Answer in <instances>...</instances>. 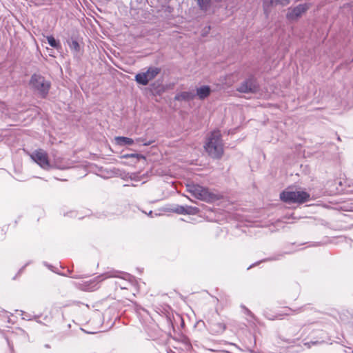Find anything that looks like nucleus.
I'll return each instance as SVG.
<instances>
[{"label": "nucleus", "instance_id": "obj_1", "mask_svg": "<svg viewBox=\"0 0 353 353\" xmlns=\"http://www.w3.org/2000/svg\"><path fill=\"white\" fill-rule=\"evenodd\" d=\"M205 149L208 154L214 159H219L223 154V144L219 131H214L207 139Z\"/></svg>", "mask_w": 353, "mask_h": 353}, {"label": "nucleus", "instance_id": "obj_2", "mask_svg": "<svg viewBox=\"0 0 353 353\" xmlns=\"http://www.w3.org/2000/svg\"><path fill=\"white\" fill-rule=\"evenodd\" d=\"M281 199L286 203H304L308 201L310 194L305 191L287 190L280 194Z\"/></svg>", "mask_w": 353, "mask_h": 353}, {"label": "nucleus", "instance_id": "obj_3", "mask_svg": "<svg viewBox=\"0 0 353 353\" xmlns=\"http://www.w3.org/2000/svg\"><path fill=\"white\" fill-rule=\"evenodd\" d=\"M188 192L197 199L206 202L211 201L214 196L208 189L196 184H191L188 185Z\"/></svg>", "mask_w": 353, "mask_h": 353}, {"label": "nucleus", "instance_id": "obj_4", "mask_svg": "<svg viewBox=\"0 0 353 353\" xmlns=\"http://www.w3.org/2000/svg\"><path fill=\"white\" fill-rule=\"evenodd\" d=\"M30 156L42 169L48 170L52 168L49 161L48 154L45 150L42 149L35 150Z\"/></svg>", "mask_w": 353, "mask_h": 353}, {"label": "nucleus", "instance_id": "obj_5", "mask_svg": "<svg viewBox=\"0 0 353 353\" xmlns=\"http://www.w3.org/2000/svg\"><path fill=\"white\" fill-rule=\"evenodd\" d=\"M160 72V69L156 67H150L147 71L139 72L135 76V81L141 85H146L154 79Z\"/></svg>", "mask_w": 353, "mask_h": 353}, {"label": "nucleus", "instance_id": "obj_6", "mask_svg": "<svg viewBox=\"0 0 353 353\" xmlns=\"http://www.w3.org/2000/svg\"><path fill=\"white\" fill-rule=\"evenodd\" d=\"M31 85L37 90L43 96L46 95L50 88V83L42 76L34 74L30 80Z\"/></svg>", "mask_w": 353, "mask_h": 353}, {"label": "nucleus", "instance_id": "obj_7", "mask_svg": "<svg viewBox=\"0 0 353 353\" xmlns=\"http://www.w3.org/2000/svg\"><path fill=\"white\" fill-rule=\"evenodd\" d=\"M310 8L308 3H301L294 8H288L286 17L289 20H297Z\"/></svg>", "mask_w": 353, "mask_h": 353}, {"label": "nucleus", "instance_id": "obj_8", "mask_svg": "<svg viewBox=\"0 0 353 353\" xmlns=\"http://www.w3.org/2000/svg\"><path fill=\"white\" fill-rule=\"evenodd\" d=\"M258 90V84L256 80L253 78H250L243 81L237 90L240 92L248 93V92H256Z\"/></svg>", "mask_w": 353, "mask_h": 353}, {"label": "nucleus", "instance_id": "obj_9", "mask_svg": "<svg viewBox=\"0 0 353 353\" xmlns=\"http://www.w3.org/2000/svg\"><path fill=\"white\" fill-rule=\"evenodd\" d=\"M169 211L179 214H196L199 212V209L192 206L176 205L171 208Z\"/></svg>", "mask_w": 353, "mask_h": 353}, {"label": "nucleus", "instance_id": "obj_10", "mask_svg": "<svg viewBox=\"0 0 353 353\" xmlns=\"http://www.w3.org/2000/svg\"><path fill=\"white\" fill-rule=\"evenodd\" d=\"M196 94L194 91H185L177 94L174 99L176 101H190L194 99Z\"/></svg>", "mask_w": 353, "mask_h": 353}, {"label": "nucleus", "instance_id": "obj_11", "mask_svg": "<svg viewBox=\"0 0 353 353\" xmlns=\"http://www.w3.org/2000/svg\"><path fill=\"white\" fill-rule=\"evenodd\" d=\"M114 142L119 146L132 145L134 143V140L125 137H114Z\"/></svg>", "mask_w": 353, "mask_h": 353}, {"label": "nucleus", "instance_id": "obj_12", "mask_svg": "<svg viewBox=\"0 0 353 353\" xmlns=\"http://www.w3.org/2000/svg\"><path fill=\"white\" fill-rule=\"evenodd\" d=\"M210 91L211 90L209 86L203 85L197 88L196 93L195 94L200 99H204L210 95Z\"/></svg>", "mask_w": 353, "mask_h": 353}, {"label": "nucleus", "instance_id": "obj_13", "mask_svg": "<svg viewBox=\"0 0 353 353\" xmlns=\"http://www.w3.org/2000/svg\"><path fill=\"white\" fill-rule=\"evenodd\" d=\"M290 3V0H264V6L265 10H267L266 7L268 6H275L277 5H281L282 6H287Z\"/></svg>", "mask_w": 353, "mask_h": 353}, {"label": "nucleus", "instance_id": "obj_14", "mask_svg": "<svg viewBox=\"0 0 353 353\" xmlns=\"http://www.w3.org/2000/svg\"><path fill=\"white\" fill-rule=\"evenodd\" d=\"M198 5L199 8L203 10L207 11L210 7L211 1L210 0H197Z\"/></svg>", "mask_w": 353, "mask_h": 353}, {"label": "nucleus", "instance_id": "obj_15", "mask_svg": "<svg viewBox=\"0 0 353 353\" xmlns=\"http://www.w3.org/2000/svg\"><path fill=\"white\" fill-rule=\"evenodd\" d=\"M47 40L50 46L58 48L60 46L59 42L57 41L52 36L47 37Z\"/></svg>", "mask_w": 353, "mask_h": 353}, {"label": "nucleus", "instance_id": "obj_16", "mask_svg": "<svg viewBox=\"0 0 353 353\" xmlns=\"http://www.w3.org/2000/svg\"><path fill=\"white\" fill-rule=\"evenodd\" d=\"M136 141L137 142H142L143 145H150V144H152L154 142V141H152V140L146 141L142 138L137 139Z\"/></svg>", "mask_w": 353, "mask_h": 353}, {"label": "nucleus", "instance_id": "obj_17", "mask_svg": "<svg viewBox=\"0 0 353 353\" xmlns=\"http://www.w3.org/2000/svg\"><path fill=\"white\" fill-rule=\"evenodd\" d=\"M70 48L77 51L79 49V45L77 41H73L70 45Z\"/></svg>", "mask_w": 353, "mask_h": 353}, {"label": "nucleus", "instance_id": "obj_18", "mask_svg": "<svg viewBox=\"0 0 353 353\" xmlns=\"http://www.w3.org/2000/svg\"><path fill=\"white\" fill-rule=\"evenodd\" d=\"M245 311L248 314H251V312L248 309L245 308Z\"/></svg>", "mask_w": 353, "mask_h": 353}, {"label": "nucleus", "instance_id": "obj_19", "mask_svg": "<svg viewBox=\"0 0 353 353\" xmlns=\"http://www.w3.org/2000/svg\"><path fill=\"white\" fill-rule=\"evenodd\" d=\"M210 26H209V27H208V30H205V29H204L205 32H207L208 31H209V30H210Z\"/></svg>", "mask_w": 353, "mask_h": 353}, {"label": "nucleus", "instance_id": "obj_20", "mask_svg": "<svg viewBox=\"0 0 353 353\" xmlns=\"http://www.w3.org/2000/svg\"><path fill=\"white\" fill-rule=\"evenodd\" d=\"M152 214V211H150L149 213L148 214V216H151Z\"/></svg>", "mask_w": 353, "mask_h": 353}, {"label": "nucleus", "instance_id": "obj_21", "mask_svg": "<svg viewBox=\"0 0 353 353\" xmlns=\"http://www.w3.org/2000/svg\"><path fill=\"white\" fill-rule=\"evenodd\" d=\"M57 168H58L59 169H63L64 168L63 167H61V166H57Z\"/></svg>", "mask_w": 353, "mask_h": 353}, {"label": "nucleus", "instance_id": "obj_22", "mask_svg": "<svg viewBox=\"0 0 353 353\" xmlns=\"http://www.w3.org/2000/svg\"><path fill=\"white\" fill-rule=\"evenodd\" d=\"M112 276L110 275L109 274H107V276H105L106 278H108V277H111Z\"/></svg>", "mask_w": 353, "mask_h": 353}, {"label": "nucleus", "instance_id": "obj_23", "mask_svg": "<svg viewBox=\"0 0 353 353\" xmlns=\"http://www.w3.org/2000/svg\"><path fill=\"white\" fill-rule=\"evenodd\" d=\"M121 288H127L125 286H121Z\"/></svg>", "mask_w": 353, "mask_h": 353}, {"label": "nucleus", "instance_id": "obj_24", "mask_svg": "<svg viewBox=\"0 0 353 353\" xmlns=\"http://www.w3.org/2000/svg\"><path fill=\"white\" fill-rule=\"evenodd\" d=\"M352 353H353V351L352 352Z\"/></svg>", "mask_w": 353, "mask_h": 353}]
</instances>
